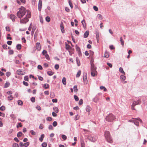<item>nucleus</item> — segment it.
I'll list each match as a JSON object with an SVG mask.
<instances>
[{
	"mask_svg": "<svg viewBox=\"0 0 147 147\" xmlns=\"http://www.w3.org/2000/svg\"><path fill=\"white\" fill-rule=\"evenodd\" d=\"M69 5L71 9L73 8V5L71 2L70 1H69Z\"/></svg>",
	"mask_w": 147,
	"mask_h": 147,
	"instance_id": "nucleus-51",
	"label": "nucleus"
},
{
	"mask_svg": "<svg viewBox=\"0 0 147 147\" xmlns=\"http://www.w3.org/2000/svg\"><path fill=\"white\" fill-rule=\"evenodd\" d=\"M71 47L68 44H66L65 45V49L68 51Z\"/></svg>",
	"mask_w": 147,
	"mask_h": 147,
	"instance_id": "nucleus-20",
	"label": "nucleus"
},
{
	"mask_svg": "<svg viewBox=\"0 0 147 147\" xmlns=\"http://www.w3.org/2000/svg\"><path fill=\"white\" fill-rule=\"evenodd\" d=\"M53 74V73L52 71H49L47 72V74L49 76H52Z\"/></svg>",
	"mask_w": 147,
	"mask_h": 147,
	"instance_id": "nucleus-42",
	"label": "nucleus"
},
{
	"mask_svg": "<svg viewBox=\"0 0 147 147\" xmlns=\"http://www.w3.org/2000/svg\"><path fill=\"white\" fill-rule=\"evenodd\" d=\"M74 98L75 99V100L76 101H78L79 100V98L76 95H74Z\"/></svg>",
	"mask_w": 147,
	"mask_h": 147,
	"instance_id": "nucleus-58",
	"label": "nucleus"
},
{
	"mask_svg": "<svg viewBox=\"0 0 147 147\" xmlns=\"http://www.w3.org/2000/svg\"><path fill=\"white\" fill-rule=\"evenodd\" d=\"M10 85V83L9 82H6L5 84L4 87L5 88H7Z\"/></svg>",
	"mask_w": 147,
	"mask_h": 147,
	"instance_id": "nucleus-25",
	"label": "nucleus"
},
{
	"mask_svg": "<svg viewBox=\"0 0 147 147\" xmlns=\"http://www.w3.org/2000/svg\"><path fill=\"white\" fill-rule=\"evenodd\" d=\"M16 1L17 3L19 5H20L21 3L20 1L23 3H25L26 2L25 0H16Z\"/></svg>",
	"mask_w": 147,
	"mask_h": 147,
	"instance_id": "nucleus-18",
	"label": "nucleus"
},
{
	"mask_svg": "<svg viewBox=\"0 0 147 147\" xmlns=\"http://www.w3.org/2000/svg\"><path fill=\"white\" fill-rule=\"evenodd\" d=\"M10 34H7V39H9V40H11L12 38L11 37H10Z\"/></svg>",
	"mask_w": 147,
	"mask_h": 147,
	"instance_id": "nucleus-47",
	"label": "nucleus"
},
{
	"mask_svg": "<svg viewBox=\"0 0 147 147\" xmlns=\"http://www.w3.org/2000/svg\"><path fill=\"white\" fill-rule=\"evenodd\" d=\"M140 101L139 100H137V101H134L133 102V104L131 105V108L132 110H135L134 107L140 104Z\"/></svg>",
	"mask_w": 147,
	"mask_h": 147,
	"instance_id": "nucleus-6",
	"label": "nucleus"
},
{
	"mask_svg": "<svg viewBox=\"0 0 147 147\" xmlns=\"http://www.w3.org/2000/svg\"><path fill=\"white\" fill-rule=\"evenodd\" d=\"M74 90L75 92H77L78 91L77 87V86H75L74 87Z\"/></svg>",
	"mask_w": 147,
	"mask_h": 147,
	"instance_id": "nucleus-39",
	"label": "nucleus"
},
{
	"mask_svg": "<svg viewBox=\"0 0 147 147\" xmlns=\"http://www.w3.org/2000/svg\"><path fill=\"white\" fill-rule=\"evenodd\" d=\"M30 144L29 142H27L23 144V146L27 147Z\"/></svg>",
	"mask_w": 147,
	"mask_h": 147,
	"instance_id": "nucleus-37",
	"label": "nucleus"
},
{
	"mask_svg": "<svg viewBox=\"0 0 147 147\" xmlns=\"http://www.w3.org/2000/svg\"><path fill=\"white\" fill-rule=\"evenodd\" d=\"M91 110V108L89 106H87L86 108V110L87 111L89 112H90Z\"/></svg>",
	"mask_w": 147,
	"mask_h": 147,
	"instance_id": "nucleus-23",
	"label": "nucleus"
},
{
	"mask_svg": "<svg viewBox=\"0 0 147 147\" xmlns=\"http://www.w3.org/2000/svg\"><path fill=\"white\" fill-rule=\"evenodd\" d=\"M22 123H19L18 124V125H17V127L18 128L19 127H22Z\"/></svg>",
	"mask_w": 147,
	"mask_h": 147,
	"instance_id": "nucleus-55",
	"label": "nucleus"
},
{
	"mask_svg": "<svg viewBox=\"0 0 147 147\" xmlns=\"http://www.w3.org/2000/svg\"><path fill=\"white\" fill-rule=\"evenodd\" d=\"M52 120V118L51 117H48L47 118V120L48 121H51Z\"/></svg>",
	"mask_w": 147,
	"mask_h": 147,
	"instance_id": "nucleus-60",
	"label": "nucleus"
},
{
	"mask_svg": "<svg viewBox=\"0 0 147 147\" xmlns=\"http://www.w3.org/2000/svg\"><path fill=\"white\" fill-rule=\"evenodd\" d=\"M93 9L96 11H97L98 10V8L96 6H94Z\"/></svg>",
	"mask_w": 147,
	"mask_h": 147,
	"instance_id": "nucleus-53",
	"label": "nucleus"
},
{
	"mask_svg": "<svg viewBox=\"0 0 147 147\" xmlns=\"http://www.w3.org/2000/svg\"><path fill=\"white\" fill-rule=\"evenodd\" d=\"M104 135L105 138L108 142L110 143H113V141L110 136V132L109 131H106L105 132Z\"/></svg>",
	"mask_w": 147,
	"mask_h": 147,
	"instance_id": "nucleus-4",
	"label": "nucleus"
},
{
	"mask_svg": "<svg viewBox=\"0 0 147 147\" xmlns=\"http://www.w3.org/2000/svg\"><path fill=\"white\" fill-rule=\"evenodd\" d=\"M0 116H1L3 117H5V115L4 113H2L1 112H0Z\"/></svg>",
	"mask_w": 147,
	"mask_h": 147,
	"instance_id": "nucleus-62",
	"label": "nucleus"
},
{
	"mask_svg": "<svg viewBox=\"0 0 147 147\" xmlns=\"http://www.w3.org/2000/svg\"><path fill=\"white\" fill-rule=\"evenodd\" d=\"M36 108L37 110H38L39 111L41 109V108L39 106H37L36 107Z\"/></svg>",
	"mask_w": 147,
	"mask_h": 147,
	"instance_id": "nucleus-64",
	"label": "nucleus"
},
{
	"mask_svg": "<svg viewBox=\"0 0 147 147\" xmlns=\"http://www.w3.org/2000/svg\"><path fill=\"white\" fill-rule=\"evenodd\" d=\"M43 87L45 89H47L49 88V86L48 84H44Z\"/></svg>",
	"mask_w": 147,
	"mask_h": 147,
	"instance_id": "nucleus-27",
	"label": "nucleus"
},
{
	"mask_svg": "<svg viewBox=\"0 0 147 147\" xmlns=\"http://www.w3.org/2000/svg\"><path fill=\"white\" fill-rule=\"evenodd\" d=\"M8 98L9 100H12L13 98V97L12 95H9L8 96Z\"/></svg>",
	"mask_w": 147,
	"mask_h": 147,
	"instance_id": "nucleus-40",
	"label": "nucleus"
},
{
	"mask_svg": "<svg viewBox=\"0 0 147 147\" xmlns=\"http://www.w3.org/2000/svg\"><path fill=\"white\" fill-rule=\"evenodd\" d=\"M19 11H18L17 15L19 18H22L25 14L26 12V9L23 7L21 6L19 8Z\"/></svg>",
	"mask_w": 147,
	"mask_h": 147,
	"instance_id": "nucleus-1",
	"label": "nucleus"
},
{
	"mask_svg": "<svg viewBox=\"0 0 147 147\" xmlns=\"http://www.w3.org/2000/svg\"><path fill=\"white\" fill-rule=\"evenodd\" d=\"M74 49L73 48H71L68 51L69 53V55H71L74 53Z\"/></svg>",
	"mask_w": 147,
	"mask_h": 147,
	"instance_id": "nucleus-14",
	"label": "nucleus"
},
{
	"mask_svg": "<svg viewBox=\"0 0 147 147\" xmlns=\"http://www.w3.org/2000/svg\"><path fill=\"white\" fill-rule=\"evenodd\" d=\"M60 26L62 32L63 33H64L65 32V30L63 24L62 22H61Z\"/></svg>",
	"mask_w": 147,
	"mask_h": 147,
	"instance_id": "nucleus-11",
	"label": "nucleus"
},
{
	"mask_svg": "<svg viewBox=\"0 0 147 147\" xmlns=\"http://www.w3.org/2000/svg\"><path fill=\"white\" fill-rule=\"evenodd\" d=\"M45 20L46 21L48 22H49L50 21L51 19L48 16H47L45 18Z\"/></svg>",
	"mask_w": 147,
	"mask_h": 147,
	"instance_id": "nucleus-31",
	"label": "nucleus"
},
{
	"mask_svg": "<svg viewBox=\"0 0 147 147\" xmlns=\"http://www.w3.org/2000/svg\"><path fill=\"white\" fill-rule=\"evenodd\" d=\"M24 80L25 81H28V76H25L24 77Z\"/></svg>",
	"mask_w": 147,
	"mask_h": 147,
	"instance_id": "nucleus-54",
	"label": "nucleus"
},
{
	"mask_svg": "<svg viewBox=\"0 0 147 147\" xmlns=\"http://www.w3.org/2000/svg\"><path fill=\"white\" fill-rule=\"evenodd\" d=\"M42 146L43 147H46L47 146V144L46 142H43L42 144Z\"/></svg>",
	"mask_w": 147,
	"mask_h": 147,
	"instance_id": "nucleus-44",
	"label": "nucleus"
},
{
	"mask_svg": "<svg viewBox=\"0 0 147 147\" xmlns=\"http://www.w3.org/2000/svg\"><path fill=\"white\" fill-rule=\"evenodd\" d=\"M45 58L48 60H49L50 59L49 56L47 54H46L45 55Z\"/></svg>",
	"mask_w": 147,
	"mask_h": 147,
	"instance_id": "nucleus-61",
	"label": "nucleus"
},
{
	"mask_svg": "<svg viewBox=\"0 0 147 147\" xmlns=\"http://www.w3.org/2000/svg\"><path fill=\"white\" fill-rule=\"evenodd\" d=\"M97 16L98 19H99V20H101L102 19V16L101 14H98Z\"/></svg>",
	"mask_w": 147,
	"mask_h": 147,
	"instance_id": "nucleus-36",
	"label": "nucleus"
},
{
	"mask_svg": "<svg viewBox=\"0 0 147 147\" xmlns=\"http://www.w3.org/2000/svg\"><path fill=\"white\" fill-rule=\"evenodd\" d=\"M31 101L33 102H34L35 101V99L34 97H32L31 98Z\"/></svg>",
	"mask_w": 147,
	"mask_h": 147,
	"instance_id": "nucleus-49",
	"label": "nucleus"
},
{
	"mask_svg": "<svg viewBox=\"0 0 147 147\" xmlns=\"http://www.w3.org/2000/svg\"><path fill=\"white\" fill-rule=\"evenodd\" d=\"M104 55H105V56H104L105 57L107 58H108L109 57V53L107 51L105 52V53Z\"/></svg>",
	"mask_w": 147,
	"mask_h": 147,
	"instance_id": "nucleus-24",
	"label": "nucleus"
},
{
	"mask_svg": "<svg viewBox=\"0 0 147 147\" xmlns=\"http://www.w3.org/2000/svg\"><path fill=\"white\" fill-rule=\"evenodd\" d=\"M31 134L33 135H36V132L33 130H32L30 131Z\"/></svg>",
	"mask_w": 147,
	"mask_h": 147,
	"instance_id": "nucleus-46",
	"label": "nucleus"
},
{
	"mask_svg": "<svg viewBox=\"0 0 147 147\" xmlns=\"http://www.w3.org/2000/svg\"><path fill=\"white\" fill-rule=\"evenodd\" d=\"M5 109V107L4 106H2L0 107V110L1 111H4Z\"/></svg>",
	"mask_w": 147,
	"mask_h": 147,
	"instance_id": "nucleus-52",
	"label": "nucleus"
},
{
	"mask_svg": "<svg viewBox=\"0 0 147 147\" xmlns=\"http://www.w3.org/2000/svg\"><path fill=\"white\" fill-rule=\"evenodd\" d=\"M62 82L63 84L65 85L66 84V79L65 78L63 77L62 80Z\"/></svg>",
	"mask_w": 147,
	"mask_h": 147,
	"instance_id": "nucleus-21",
	"label": "nucleus"
},
{
	"mask_svg": "<svg viewBox=\"0 0 147 147\" xmlns=\"http://www.w3.org/2000/svg\"><path fill=\"white\" fill-rule=\"evenodd\" d=\"M96 37L97 42H98L99 41V34L98 32H96Z\"/></svg>",
	"mask_w": 147,
	"mask_h": 147,
	"instance_id": "nucleus-17",
	"label": "nucleus"
},
{
	"mask_svg": "<svg viewBox=\"0 0 147 147\" xmlns=\"http://www.w3.org/2000/svg\"><path fill=\"white\" fill-rule=\"evenodd\" d=\"M81 74V71L80 70H79L77 74L76 75V77L77 78L79 77L80 76V75Z\"/></svg>",
	"mask_w": 147,
	"mask_h": 147,
	"instance_id": "nucleus-29",
	"label": "nucleus"
},
{
	"mask_svg": "<svg viewBox=\"0 0 147 147\" xmlns=\"http://www.w3.org/2000/svg\"><path fill=\"white\" fill-rule=\"evenodd\" d=\"M120 41L121 42V44L123 46L124 45V42L122 38V37H121L120 38Z\"/></svg>",
	"mask_w": 147,
	"mask_h": 147,
	"instance_id": "nucleus-30",
	"label": "nucleus"
},
{
	"mask_svg": "<svg viewBox=\"0 0 147 147\" xmlns=\"http://www.w3.org/2000/svg\"><path fill=\"white\" fill-rule=\"evenodd\" d=\"M31 17V13L29 11L27 12L26 16L24 18L20 20V23L25 24L29 20V18Z\"/></svg>",
	"mask_w": 147,
	"mask_h": 147,
	"instance_id": "nucleus-2",
	"label": "nucleus"
},
{
	"mask_svg": "<svg viewBox=\"0 0 147 147\" xmlns=\"http://www.w3.org/2000/svg\"><path fill=\"white\" fill-rule=\"evenodd\" d=\"M36 48L37 50L40 51L41 49V47L40 43L37 42L36 44Z\"/></svg>",
	"mask_w": 147,
	"mask_h": 147,
	"instance_id": "nucleus-10",
	"label": "nucleus"
},
{
	"mask_svg": "<svg viewBox=\"0 0 147 147\" xmlns=\"http://www.w3.org/2000/svg\"><path fill=\"white\" fill-rule=\"evenodd\" d=\"M11 74V73L10 72H7L6 73V76L8 77H9L10 75Z\"/></svg>",
	"mask_w": 147,
	"mask_h": 147,
	"instance_id": "nucleus-56",
	"label": "nucleus"
},
{
	"mask_svg": "<svg viewBox=\"0 0 147 147\" xmlns=\"http://www.w3.org/2000/svg\"><path fill=\"white\" fill-rule=\"evenodd\" d=\"M79 118H80V116H79L78 115H76L75 116L74 119L75 120H78L79 119Z\"/></svg>",
	"mask_w": 147,
	"mask_h": 147,
	"instance_id": "nucleus-38",
	"label": "nucleus"
},
{
	"mask_svg": "<svg viewBox=\"0 0 147 147\" xmlns=\"http://www.w3.org/2000/svg\"><path fill=\"white\" fill-rule=\"evenodd\" d=\"M82 23L83 26L84 28H85L86 26V24L85 23V22L84 20L82 21Z\"/></svg>",
	"mask_w": 147,
	"mask_h": 147,
	"instance_id": "nucleus-32",
	"label": "nucleus"
},
{
	"mask_svg": "<svg viewBox=\"0 0 147 147\" xmlns=\"http://www.w3.org/2000/svg\"><path fill=\"white\" fill-rule=\"evenodd\" d=\"M62 138L64 140H65L67 139L66 136L64 135H62Z\"/></svg>",
	"mask_w": 147,
	"mask_h": 147,
	"instance_id": "nucleus-43",
	"label": "nucleus"
},
{
	"mask_svg": "<svg viewBox=\"0 0 147 147\" xmlns=\"http://www.w3.org/2000/svg\"><path fill=\"white\" fill-rule=\"evenodd\" d=\"M133 119H134L133 122H134V124L137 126L139 125V123L138 121H139L140 122L142 123V120L139 118H137L136 119L133 118Z\"/></svg>",
	"mask_w": 147,
	"mask_h": 147,
	"instance_id": "nucleus-8",
	"label": "nucleus"
},
{
	"mask_svg": "<svg viewBox=\"0 0 147 147\" xmlns=\"http://www.w3.org/2000/svg\"><path fill=\"white\" fill-rule=\"evenodd\" d=\"M83 81L84 84H87L88 83V80L86 76H84L83 77Z\"/></svg>",
	"mask_w": 147,
	"mask_h": 147,
	"instance_id": "nucleus-19",
	"label": "nucleus"
},
{
	"mask_svg": "<svg viewBox=\"0 0 147 147\" xmlns=\"http://www.w3.org/2000/svg\"><path fill=\"white\" fill-rule=\"evenodd\" d=\"M100 88L101 90H103L105 92L107 91V89L104 86H101L100 87Z\"/></svg>",
	"mask_w": 147,
	"mask_h": 147,
	"instance_id": "nucleus-34",
	"label": "nucleus"
},
{
	"mask_svg": "<svg viewBox=\"0 0 147 147\" xmlns=\"http://www.w3.org/2000/svg\"><path fill=\"white\" fill-rule=\"evenodd\" d=\"M17 73L18 75H23L24 74V72L21 69H18L17 71Z\"/></svg>",
	"mask_w": 147,
	"mask_h": 147,
	"instance_id": "nucleus-13",
	"label": "nucleus"
},
{
	"mask_svg": "<svg viewBox=\"0 0 147 147\" xmlns=\"http://www.w3.org/2000/svg\"><path fill=\"white\" fill-rule=\"evenodd\" d=\"M22 134V133L21 132H20L18 133L17 136H18V137H19L21 136Z\"/></svg>",
	"mask_w": 147,
	"mask_h": 147,
	"instance_id": "nucleus-41",
	"label": "nucleus"
},
{
	"mask_svg": "<svg viewBox=\"0 0 147 147\" xmlns=\"http://www.w3.org/2000/svg\"><path fill=\"white\" fill-rule=\"evenodd\" d=\"M45 137V135L44 134H42L41 135L40 137L39 138V140L41 142H42L44 138Z\"/></svg>",
	"mask_w": 147,
	"mask_h": 147,
	"instance_id": "nucleus-22",
	"label": "nucleus"
},
{
	"mask_svg": "<svg viewBox=\"0 0 147 147\" xmlns=\"http://www.w3.org/2000/svg\"><path fill=\"white\" fill-rule=\"evenodd\" d=\"M42 7V0H39L38 4V9L39 11H40Z\"/></svg>",
	"mask_w": 147,
	"mask_h": 147,
	"instance_id": "nucleus-9",
	"label": "nucleus"
},
{
	"mask_svg": "<svg viewBox=\"0 0 147 147\" xmlns=\"http://www.w3.org/2000/svg\"><path fill=\"white\" fill-rule=\"evenodd\" d=\"M38 68L40 70L42 69V67L41 65H39L38 66Z\"/></svg>",
	"mask_w": 147,
	"mask_h": 147,
	"instance_id": "nucleus-63",
	"label": "nucleus"
},
{
	"mask_svg": "<svg viewBox=\"0 0 147 147\" xmlns=\"http://www.w3.org/2000/svg\"><path fill=\"white\" fill-rule=\"evenodd\" d=\"M57 123L56 121H54L53 123V125L54 127H56L57 125Z\"/></svg>",
	"mask_w": 147,
	"mask_h": 147,
	"instance_id": "nucleus-50",
	"label": "nucleus"
},
{
	"mask_svg": "<svg viewBox=\"0 0 147 147\" xmlns=\"http://www.w3.org/2000/svg\"><path fill=\"white\" fill-rule=\"evenodd\" d=\"M88 138L90 141L93 142L96 141L97 139V137L93 135L89 136Z\"/></svg>",
	"mask_w": 147,
	"mask_h": 147,
	"instance_id": "nucleus-7",
	"label": "nucleus"
},
{
	"mask_svg": "<svg viewBox=\"0 0 147 147\" xmlns=\"http://www.w3.org/2000/svg\"><path fill=\"white\" fill-rule=\"evenodd\" d=\"M119 71L121 73L125 75V72L123 71L122 68L120 67L119 69Z\"/></svg>",
	"mask_w": 147,
	"mask_h": 147,
	"instance_id": "nucleus-28",
	"label": "nucleus"
},
{
	"mask_svg": "<svg viewBox=\"0 0 147 147\" xmlns=\"http://www.w3.org/2000/svg\"><path fill=\"white\" fill-rule=\"evenodd\" d=\"M83 103V100L82 99H81L80 100L78 104L79 105H82Z\"/></svg>",
	"mask_w": 147,
	"mask_h": 147,
	"instance_id": "nucleus-45",
	"label": "nucleus"
},
{
	"mask_svg": "<svg viewBox=\"0 0 147 147\" xmlns=\"http://www.w3.org/2000/svg\"><path fill=\"white\" fill-rule=\"evenodd\" d=\"M91 63V75L92 76H96L97 74V71H96V67H95L93 63L91 61L90 62Z\"/></svg>",
	"mask_w": 147,
	"mask_h": 147,
	"instance_id": "nucleus-3",
	"label": "nucleus"
},
{
	"mask_svg": "<svg viewBox=\"0 0 147 147\" xmlns=\"http://www.w3.org/2000/svg\"><path fill=\"white\" fill-rule=\"evenodd\" d=\"M53 109L54 111L56 113H57L58 112L59 109L58 108H57L56 107H53Z\"/></svg>",
	"mask_w": 147,
	"mask_h": 147,
	"instance_id": "nucleus-26",
	"label": "nucleus"
},
{
	"mask_svg": "<svg viewBox=\"0 0 147 147\" xmlns=\"http://www.w3.org/2000/svg\"><path fill=\"white\" fill-rule=\"evenodd\" d=\"M17 49L18 50H20L21 48V45L20 44H18L16 46Z\"/></svg>",
	"mask_w": 147,
	"mask_h": 147,
	"instance_id": "nucleus-35",
	"label": "nucleus"
},
{
	"mask_svg": "<svg viewBox=\"0 0 147 147\" xmlns=\"http://www.w3.org/2000/svg\"><path fill=\"white\" fill-rule=\"evenodd\" d=\"M116 119L115 116L112 114L108 115L105 118L106 120L108 122H113Z\"/></svg>",
	"mask_w": 147,
	"mask_h": 147,
	"instance_id": "nucleus-5",
	"label": "nucleus"
},
{
	"mask_svg": "<svg viewBox=\"0 0 147 147\" xmlns=\"http://www.w3.org/2000/svg\"><path fill=\"white\" fill-rule=\"evenodd\" d=\"M89 34V31L88 30L86 31L84 33V38H86L88 37Z\"/></svg>",
	"mask_w": 147,
	"mask_h": 147,
	"instance_id": "nucleus-15",
	"label": "nucleus"
},
{
	"mask_svg": "<svg viewBox=\"0 0 147 147\" xmlns=\"http://www.w3.org/2000/svg\"><path fill=\"white\" fill-rule=\"evenodd\" d=\"M59 68V65L58 64H56L55 66V68L57 70Z\"/></svg>",
	"mask_w": 147,
	"mask_h": 147,
	"instance_id": "nucleus-48",
	"label": "nucleus"
},
{
	"mask_svg": "<svg viewBox=\"0 0 147 147\" xmlns=\"http://www.w3.org/2000/svg\"><path fill=\"white\" fill-rule=\"evenodd\" d=\"M18 104L19 105H22L23 104L22 101L20 100H19L18 101Z\"/></svg>",
	"mask_w": 147,
	"mask_h": 147,
	"instance_id": "nucleus-33",
	"label": "nucleus"
},
{
	"mask_svg": "<svg viewBox=\"0 0 147 147\" xmlns=\"http://www.w3.org/2000/svg\"><path fill=\"white\" fill-rule=\"evenodd\" d=\"M80 142L81 147H85V145L84 140H81Z\"/></svg>",
	"mask_w": 147,
	"mask_h": 147,
	"instance_id": "nucleus-16",
	"label": "nucleus"
},
{
	"mask_svg": "<svg viewBox=\"0 0 147 147\" xmlns=\"http://www.w3.org/2000/svg\"><path fill=\"white\" fill-rule=\"evenodd\" d=\"M13 147H19L18 145L16 143H14L13 144Z\"/></svg>",
	"mask_w": 147,
	"mask_h": 147,
	"instance_id": "nucleus-57",
	"label": "nucleus"
},
{
	"mask_svg": "<svg viewBox=\"0 0 147 147\" xmlns=\"http://www.w3.org/2000/svg\"><path fill=\"white\" fill-rule=\"evenodd\" d=\"M9 17L11 19V20L13 22H14L15 19L16 18V16L13 14H11Z\"/></svg>",
	"mask_w": 147,
	"mask_h": 147,
	"instance_id": "nucleus-12",
	"label": "nucleus"
},
{
	"mask_svg": "<svg viewBox=\"0 0 147 147\" xmlns=\"http://www.w3.org/2000/svg\"><path fill=\"white\" fill-rule=\"evenodd\" d=\"M120 78L121 79H123V80H125V77L123 75H121V76H120Z\"/></svg>",
	"mask_w": 147,
	"mask_h": 147,
	"instance_id": "nucleus-59",
	"label": "nucleus"
}]
</instances>
